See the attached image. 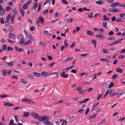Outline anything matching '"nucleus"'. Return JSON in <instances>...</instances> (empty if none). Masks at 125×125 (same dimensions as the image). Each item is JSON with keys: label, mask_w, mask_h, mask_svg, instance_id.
<instances>
[{"label": "nucleus", "mask_w": 125, "mask_h": 125, "mask_svg": "<svg viewBox=\"0 0 125 125\" xmlns=\"http://www.w3.org/2000/svg\"><path fill=\"white\" fill-rule=\"evenodd\" d=\"M51 117L48 115H44L43 116H41L38 119V120L39 121L43 122V121H48L49 120Z\"/></svg>", "instance_id": "nucleus-1"}, {"label": "nucleus", "mask_w": 125, "mask_h": 125, "mask_svg": "<svg viewBox=\"0 0 125 125\" xmlns=\"http://www.w3.org/2000/svg\"><path fill=\"white\" fill-rule=\"evenodd\" d=\"M21 101L23 103H28L30 104H34L35 102L31 101L30 99L28 98H24L21 100Z\"/></svg>", "instance_id": "nucleus-2"}, {"label": "nucleus", "mask_w": 125, "mask_h": 125, "mask_svg": "<svg viewBox=\"0 0 125 125\" xmlns=\"http://www.w3.org/2000/svg\"><path fill=\"white\" fill-rule=\"evenodd\" d=\"M45 20L43 18L42 16H40L39 17L37 20V23H38L39 22L41 23V24H43L45 21Z\"/></svg>", "instance_id": "nucleus-3"}, {"label": "nucleus", "mask_w": 125, "mask_h": 125, "mask_svg": "<svg viewBox=\"0 0 125 125\" xmlns=\"http://www.w3.org/2000/svg\"><path fill=\"white\" fill-rule=\"evenodd\" d=\"M95 36L97 38H99L103 39L105 38L104 34L102 33H100L98 34H96Z\"/></svg>", "instance_id": "nucleus-4"}, {"label": "nucleus", "mask_w": 125, "mask_h": 125, "mask_svg": "<svg viewBox=\"0 0 125 125\" xmlns=\"http://www.w3.org/2000/svg\"><path fill=\"white\" fill-rule=\"evenodd\" d=\"M4 62H5V65L8 67L13 66L14 64V62L13 61L12 62H8L5 61H4Z\"/></svg>", "instance_id": "nucleus-5"}, {"label": "nucleus", "mask_w": 125, "mask_h": 125, "mask_svg": "<svg viewBox=\"0 0 125 125\" xmlns=\"http://www.w3.org/2000/svg\"><path fill=\"white\" fill-rule=\"evenodd\" d=\"M119 3L115 2L112 3L110 5V6L111 8H113L115 6H119Z\"/></svg>", "instance_id": "nucleus-6"}, {"label": "nucleus", "mask_w": 125, "mask_h": 125, "mask_svg": "<svg viewBox=\"0 0 125 125\" xmlns=\"http://www.w3.org/2000/svg\"><path fill=\"white\" fill-rule=\"evenodd\" d=\"M31 115L33 116L35 118H38L39 119L40 117L39 116V115L38 114L35 113L34 112H32L31 113Z\"/></svg>", "instance_id": "nucleus-7"}, {"label": "nucleus", "mask_w": 125, "mask_h": 125, "mask_svg": "<svg viewBox=\"0 0 125 125\" xmlns=\"http://www.w3.org/2000/svg\"><path fill=\"white\" fill-rule=\"evenodd\" d=\"M60 75L62 77L67 78L68 77V74L65 75V73L64 71L60 73Z\"/></svg>", "instance_id": "nucleus-8"}, {"label": "nucleus", "mask_w": 125, "mask_h": 125, "mask_svg": "<svg viewBox=\"0 0 125 125\" xmlns=\"http://www.w3.org/2000/svg\"><path fill=\"white\" fill-rule=\"evenodd\" d=\"M43 123L46 125H53L52 123L51 122L49 121H43Z\"/></svg>", "instance_id": "nucleus-9"}, {"label": "nucleus", "mask_w": 125, "mask_h": 125, "mask_svg": "<svg viewBox=\"0 0 125 125\" xmlns=\"http://www.w3.org/2000/svg\"><path fill=\"white\" fill-rule=\"evenodd\" d=\"M42 75L44 76L45 77H46L50 75V74L49 73L43 71L41 73Z\"/></svg>", "instance_id": "nucleus-10"}, {"label": "nucleus", "mask_w": 125, "mask_h": 125, "mask_svg": "<svg viewBox=\"0 0 125 125\" xmlns=\"http://www.w3.org/2000/svg\"><path fill=\"white\" fill-rule=\"evenodd\" d=\"M73 18L66 19H65L64 21L66 22L70 23L73 21Z\"/></svg>", "instance_id": "nucleus-11"}, {"label": "nucleus", "mask_w": 125, "mask_h": 125, "mask_svg": "<svg viewBox=\"0 0 125 125\" xmlns=\"http://www.w3.org/2000/svg\"><path fill=\"white\" fill-rule=\"evenodd\" d=\"M38 3L37 2H35L33 4V7L31 8V10H33V9H35L37 8Z\"/></svg>", "instance_id": "nucleus-12"}, {"label": "nucleus", "mask_w": 125, "mask_h": 125, "mask_svg": "<svg viewBox=\"0 0 125 125\" xmlns=\"http://www.w3.org/2000/svg\"><path fill=\"white\" fill-rule=\"evenodd\" d=\"M27 37L32 41H33L34 40V39L33 36L31 34H28V35Z\"/></svg>", "instance_id": "nucleus-13"}, {"label": "nucleus", "mask_w": 125, "mask_h": 125, "mask_svg": "<svg viewBox=\"0 0 125 125\" xmlns=\"http://www.w3.org/2000/svg\"><path fill=\"white\" fill-rule=\"evenodd\" d=\"M19 11L21 13L22 16V17L24 16L25 12L24 10L22 8H21L19 9Z\"/></svg>", "instance_id": "nucleus-14"}, {"label": "nucleus", "mask_w": 125, "mask_h": 125, "mask_svg": "<svg viewBox=\"0 0 125 125\" xmlns=\"http://www.w3.org/2000/svg\"><path fill=\"white\" fill-rule=\"evenodd\" d=\"M4 105L5 106H13L14 104H11L7 102H5L4 103Z\"/></svg>", "instance_id": "nucleus-15"}, {"label": "nucleus", "mask_w": 125, "mask_h": 125, "mask_svg": "<svg viewBox=\"0 0 125 125\" xmlns=\"http://www.w3.org/2000/svg\"><path fill=\"white\" fill-rule=\"evenodd\" d=\"M104 2L103 0H101L96 1L95 3L97 4H102L104 3Z\"/></svg>", "instance_id": "nucleus-16"}, {"label": "nucleus", "mask_w": 125, "mask_h": 125, "mask_svg": "<svg viewBox=\"0 0 125 125\" xmlns=\"http://www.w3.org/2000/svg\"><path fill=\"white\" fill-rule=\"evenodd\" d=\"M9 37L10 38H14L15 39V36L12 33L10 32L9 34Z\"/></svg>", "instance_id": "nucleus-17"}, {"label": "nucleus", "mask_w": 125, "mask_h": 125, "mask_svg": "<svg viewBox=\"0 0 125 125\" xmlns=\"http://www.w3.org/2000/svg\"><path fill=\"white\" fill-rule=\"evenodd\" d=\"M87 34L89 35L93 36L94 34V32L91 31H86Z\"/></svg>", "instance_id": "nucleus-18"}, {"label": "nucleus", "mask_w": 125, "mask_h": 125, "mask_svg": "<svg viewBox=\"0 0 125 125\" xmlns=\"http://www.w3.org/2000/svg\"><path fill=\"white\" fill-rule=\"evenodd\" d=\"M5 10L4 8H3L2 9L0 10V15H3L4 14L5 12Z\"/></svg>", "instance_id": "nucleus-19"}, {"label": "nucleus", "mask_w": 125, "mask_h": 125, "mask_svg": "<svg viewBox=\"0 0 125 125\" xmlns=\"http://www.w3.org/2000/svg\"><path fill=\"white\" fill-rule=\"evenodd\" d=\"M33 74L34 76L38 77H40L41 75L40 73L35 72H33Z\"/></svg>", "instance_id": "nucleus-20"}, {"label": "nucleus", "mask_w": 125, "mask_h": 125, "mask_svg": "<svg viewBox=\"0 0 125 125\" xmlns=\"http://www.w3.org/2000/svg\"><path fill=\"white\" fill-rule=\"evenodd\" d=\"M30 113L29 112H25L23 114V116L24 117H27L29 116Z\"/></svg>", "instance_id": "nucleus-21"}, {"label": "nucleus", "mask_w": 125, "mask_h": 125, "mask_svg": "<svg viewBox=\"0 0 125 125\" xmlns=\"http://www.w3.org/2000/svg\"><path fill=\"white\" fill-rule=\"evenodd\" d=\"M97 114L95 113L94 114L92 115L89 118V119L90 120L95 118L97 116Z\"/></svg>", "instance_id": "nucleus-22"}, {"label": "nucleus", "mask_w": 125, "mask_h": 125, "mask_svg": "<svg viewBox=\"0 0 125 125\" xmlns=\"http://www.w3.org/2000/svg\"><path fill=\"white\" fill-rule=\"evenodd\" d=\"M123 69H121L120 68H117L116 69V71L118 72L121 73L123 71Z\"/></svg>", "instance_id": "nucleus-23"}, {"label": "nucleus", "mask_w": 125, "mask_h": 125, "mask_svg": "<svg viewBox=\"0 0 125 125\" xmlns=\"http://www.w3.org/2000/svg\"><path fill=\"white\" fill-rule=\"evenodd\" d=\"M11 17V13H10L7 17L6 20L5 21L9 22Z\"/></svg>", "instance_id": "nucleus-24"}, {"label": "nucleus", "mask_w": 125, "mask_h": 125, "mask_svg": "<svg viewBox=\"0 0 125 125\" xmlns=\"http://www.w3.org/2000/svg\"><path fill=\"white\" fill-rule=\"evenodd\" d=\"M109 11L110 12H116V10L113 8H109Z\"/></svg>", "instance_id": "nucleus-25"}, {"label": "nucleus", "mask_w": 125, "mask_h": 125, "mask_svg": "<svg viewBox=\"0 0 125 125\" xmlns=\"http://www.w3.org/2000/svg\"><path fill=\"white\" fill-rule=\"evenodd\" d=\"M48 31H44L43 33H44L45 34H46L47 36H51L52 35V34H50L49 33H48Z\"/></svg>", "instance_id": "nucleus-26"}, {"label": "nucleus", "mask_w": 125, "mask_h": 125, "mask_svg": "<svg viewBox=\"0 0 125 125\" xmlns=\"http://www.w3.org/2000/svg\"><path fill=\"white\" fill-rule=\"evenodd\" d=\"M73 58H74L73 57L67 58L65 59V62H67L68 61H71L73 59Z\"/></svg>", "instance_id": "nucleus-27"}, {"label": "nucleus", "mask_w": 125, "mask_h": 125, "mask_svg": "<svg viewBox=\"0 0 125 125\" xmlns=\"http://www.w3.org/2000/svg\"><path fill=\"white\" fill-rule=\"evenodd\" d=\"M24 42V40L23 38H22L20 41L19 42V43L20 45H22L23 44Z\"/></svg>", "instance_id": "nucleus-28"}, {"label": "nucleus", "mask_w": 125, "mask_h": 125, "mask_svg": "<svg viewBox=\"0 0 125 125\" xmlns=\"http://www.w3.org/2000/svg\"><path fill=\"white\" fill-rule=\"evenodd\" d=\"M13 49V48L12 47L8 46L7 48V49H6V51H12Z\"/></svg>", "instance_id": "nucleus-29"}, {"label": "nucleus", "mask_w": 125, "mask_h": 125, "mask_svg": "<svg viewBox=\"0 0 125 125\" xmlns=\"http://www.w3.org/2000/svg\"><path fill=\"white\" fill-rule=\"evenodd\" d=\"M14 28L13 26H11L9 29V31L10 32H12L14 30Z\"/></svg>", "instance_id": "nucleus-30"}, {"label": "nucleus", "mask_w": 125, "mask_h": 125, "mask_svg": "<svg viewBox=\"0 0 125 125\" xmlns=\"http://www.w3.org/2000/svg\"><path fill=\"white\" fill-rule=\"evenodd\" d=\"M125 93V91H124L122 92L121 93H120L117 96V98H119L120 96H121L122 95L124 94Z\"/></svg>", "instance_id": "nucleus-31"}, {"label": "nucleus", "mask_w": 125, "mask_h": 125, "mask_svg": "<svg viewBox=\"0 0 125 125\" xmlns=\"http://www.w3.org/2000/svg\"><path fill=\"white\" fill-rule=\"evenodd\" d=\"M27 76L28 77L30 78L31 79H33L34 78L33 76L31 74H28L27 75Z\"/></svg>", "instance_id": "nucleus-32"}, {"label": "nucleus", "mask_w": 125, "mask_h": 125, "mask_svg": "<svg viewBox=\"0 0 125 125\" xmlns=\"http://www.w3.org/2000/svg\"><path fill=\"white\" fill-rule=\"evenodd\" d=\"M51 2V0H46L44 3V5H45L47 4L50 3Z\"/></svg>", "instance_id": "nucleus-33"}, {"label": "nucleus", "mask_w": 125, "mask_h": 125, "mask_svg": "<svg viewBox=\"0 0 125 125\" xmlns=\"http://www.w3.org/2000/svg\"><path fill=\"white\" fill-rule=\"evenodd\" d=\"M32 43L29 40L27 41L26 42L24 43V45H25L27 44H31Z\"/></svg>", "instance_id": "nucleus-34"}, {"label": "nucleus", "mask_w": 125, "mask_h": 125, "mask_svg": "<svg viewBox=\"0 0 125 125\" xmlns=\"http://www.w3.org/2000/svg\"><path fill=\"white\" fill-rule=\"evenodd\" d=\"M15 17L14 15H13L11 18V23L13 24V23L14 21V18Z\"/></svg>", "instance_id": "nucleus-35"}, {"label": "nucleus", "mask_w": 125, "mask_h": 125, "mask_svg": "<svg viewBox=\"0 0 125 125\" xmlns=\"http://www.w3.org/2000/svg\"><path fill=\"white\" fill-rule=\"evenodd\" d=\"M41 3L40 2L39 3L38 5V12H39L41 10Z\"/></svg>", "instance_id": "nucleus-36"}, {"label": "nucleus", "mask_w": 125, "mask_h": 125, "mask_svg": "<svg viewBox=\"0 0 125 125\" xmlns=\"http://www.w3.org/2000/svg\"><path fill=\"white\" fill-rule=\"evenodd\" d=\"M20 81L22 83L24 84H26L27 83V82L25 80V79H21L20 80Z\"/></svg>", "instance_id": "nucleus-37"}, {"label": "nucleus", "mask_w": 125, "mask_h": 125, "mask_svg": "<svg viewBox=\"0 0 125 125\" xmlns=\"http://www.w3.org/2000/svg\"><path fill=\"white\" fill-rule=\"evenodd\" d=\"M81 2L84 3H89V2L87 0H82Z\"/></svg>", "instance_id": "nucleus-38"}, {"label": "nucleus", "mask_w": 125, "mask_h": 125, "mask_svg": "<svg viewBox=\"0 0 125 125\" xmlns=\"http://www.w3.org/2000/svg\"><path fill=\"white\" fill-rule=\"evenodd\" d=\"M100 60L101 61H104L106 62H107L108 63H109V62H108V60L107 59H105V58H100Z\"/></svg>", "instance_id": "nucleus-39"}, {"label": "nucleus", "mask_w": 125, "mask_h": 125, "mask_svg": "<svg viewBox=\"0 0 125 125\" xmlns=\"http://www.w3.org/2000/svg\"><path fill=\"white\" fill-rule=\"evenodd\" d=\"M3 72L2 73V75L3 76L5 77L6 76V71L5 69H3L2 70Z\"/></svg>", "instance_id": "nucleus-40"}, {"label": "nucleus", "mask_w": 125, "mask_h": 125, "mask_svg": "<svg viewBox=\"0 0 125 125\" xmlns=\"http://www.w3.org/2000/svg\"><path fill=\"white\" fill-rule=\"evenodd\" d=\"M49 12V10H44L43 12V14L45 15L47 14Z\"/></svg>", "instance_id": "nucleus-41"}, {"label": "nucleus", "mask_w": 125, "mask_h": 125, "mask_svg": "<svg viewBox=\"0 0 125 125\" xmlns=\"http://www.w3.org/2000/svg\"><path fill=\"white\" fill-rule=\"evenodd\" d=\"M23 8L24 9H27L28 8V5L26 3L24 4L23 5Z\"/></svg>", "instance_id": "nucleus-42"}, {"label": "nucleus", "mask_w": 125, "mask_h": 125, "mask_svg": "<svg viewBox=\"0 0 125 125\" xmlns=\"http://www.w3.org/2000/svg\"><path fill=\"white\" fill-rule=\"evenodd\" d=\"M11 7L10 6H8L6 8V11H9L11 9Z\"/></svg>", "instance_id": "nucleus-43"}, {"label": "nucleus", "mask_w": 125, "mask_h": 125, "mask_svg": "<svg viewBox=\"0 0 125 125\" xmlns=\"http://www.w3.org/2000/svg\"><path fill=\"white\" fill-rule=\"evenodd\" d=\"M9 95L8 94H5L3 95H0V98H2V97H9Z\"/></svg>", "instance_id": "nucleus-44"}, {"label": "nucleus", "mask_w": 125, "mask_h": 125, "mask_svg": "<svg viewBox=\"0 0 125 125\" xmlns=\"http://www.w3.org/2000/svg\"><path fill=\"white\" fill-rule=\"evenodd\" d=\"M86 91L85 90H81L78 92V93L79 94H81L82 93H85Z\"/></svg>", "instance_id": "nucleus-45"}, {"label": "nucleus", "mask_w": 125, "mask_h": 125, "mask_svg": "<svg viewBox=\"0 0 125 125\" xmlns=\"http://www.w3.org/2000/svg\"><path fill=\"white\" fill-rule=\"evenodd\" d=\"M14 124H15L14 123V121L12 119L10 122L9 125H14Z\"/></svg>", "instance_id": "nucleus-46"}, {"label": "nucleus", "mask_w": 125, "mask_h": 125, "mask_svg": "<svg viewBox=\"0 0 125 125\" xmlns=\"http://www.w3.org/2000/svg\"><path fill=\"white\" fill-rule=\"evenodd\" d=\"M114 85V83H111L109 84V86L108 87V88H110L112 87Z\"/></svg>", "instance_id": "nucleus-47"}, {"label": "nucleus", "mask_w": 125, "mask_h": 125, "mask_svg": "<svg viewBox=\"0 0 125 125\" xmlns=\"http://www.w3.org/2000/svg\"><path fill=\"white\" fill-rule=\"evenodd\" d=\"M0 22L2 24H4V20L3 18V17L1 18L0 19Z\"/></svg>", "instance_id": "nucleus-48"}, {"label": "nucleus", "mask_w": 125, "mask_h": 125, "mask_svg": "<svg viewBox=\"0 0 125 125\" xmlns=\"http://www.w3.org/2000/svg\"><path fill=\"white\" fill-rule=\"evenodd\" d=\"M40 43L43 46H45L46 45V44L45 43L43 42H40Z\"/></svg>", "instance_id": "nucleus-49"}, {"label": "nucleus", "mask_w": 125, "mask_h": 125, "mask_svg": "<svg viewBox=\"0 0 125 125\" xmlns=\"http://www.w3.org/2000/svg\"><path fill=\"white\" fill-rule=\"evenodd\" d=\"M62 3L65 4H68V2L66 0H61Z\"/></svg>", "instance_id": "nucleus-50"}, {"label": "nucleus", "mask_w": 125, "mask_h": 125, "mask_svg": "<svg viewBox=\"0 0 125 125\" xmlns=\"http://www.w3.org/2000/svg\"><path fill=\"white\" fill-rule=\"evenodd\" d=\"M5 26L6 27L9 26L10 25V23L8 21H5Z\"/></svg>", "instance_id": "nucleus-51"}, {"label": "nucleus", "mask_w": 125, "mask_h": 125, "mask_svg": "<svg viewBox=\"0 0 125 125\" xmlns=\"http://www.w3.org/2000/svg\"><path fill=\"white\" fill-rule=\"evenodd\" d=\"M7 45L6 44L3 45L2 46V49L3 50H6V49H7Z\"/></svg>", "instance_id": "nucleus-52"}, {"label": "nucleus", "mask_w": 125, "mask_h": 125, "mask_svg": "<svg viewBox=\"0 0 125 125\" xmlns=\"http://www.w3.org/2000/svg\"><path fill=\"white\" fill-rule=\"evenodd\" d=\"M124 40V39L122 38H119L118 39V40L117 41L118 42H117L118 43H120L122 42V41Z\"/></svg>", "instance_id": "nucleus-53"}, {"label": "nucleus", "mask_w": 125, "mask_h": 125, "mask_svg": "<svg viewBox=\"0 0 125 125\" xmlns=\"http://www.w3.org/2000/svg\"><path fill=\"white\" fill-rule=\"evenodd\" d=\"M118 76V75L116 74H114L112 76L113 79H114L116 77H117Z\"/></svg>", "instance_id": "nucleus-54"}, {"label": "nucleus", "mask_w": 125, "mask_h": 125, "mask_svg": "<svg viewBox=\"0 0 125 125\" xmlns=\"http://www.w3.org/2000/svg\"><path fill=\"white\" fill-rule=\"evenodd\" d=\"M14 10L13 11L14 12V14L13 15H14V16H15V15H16L17 14V10H16V9L15 8L13 9H12V10Z\"/></svg>", "instance_id": "nucleus-55"}, {"label": "nucleus", "mask_w": 125, "mask_h": 125, "mask_svg": "<svg viewBox=\"0 0 125 125\" xmlns=\"http://www.w3.org/2000/svg\"><path fill=\"white\" fill-rule=\"evenodd\" d=\"M102 96V95H101V94H98V97L97 98V100H99Z\"/></svg>", "instance_id": "nucleus-56"}, {"label": "nucleus", "mask_w": 125, "mask_h": 125, "mask_svg": "<svg viewBox=\"0 0 125 125\" xmlns=\"http://www.w3.org/2000/svg\"><path fill=\"white\" fill-rule=\"evenodd\" d=\"M105 120H106V119H103L102 120H101V121L100 122L99 124H103L105 122Z\"/></svg>", "instance_id": "nucleus-57"}, {"label": "nucleus", "mask_w": 125, "mask_h": 125, "mask_svg": "<svg viewBox=\"0 0 125 125\" xmlns=\"http://www.w3.org/2000/svg\"><path fill=\"white\" fill-rule=\"evenodd\" d=\"M103 52L105 53H107L108 52V50L105 49H103Z\"/></svg>", "instance_id": "nucleus-58"}, {"label": "nucleus", "mask_w": 125, "mask_h": 125, "mask_svg": "<svg viewBox=\"0 0 125 125\" xmlns=\"http://www.w3.org/2000/svg\"><path fill=\"white\" fill-rule=\"evenodd\" d=\"M93 14L92 12L91 14L88 15V17L89 18H93Z\"/></svg>", "instance_id": "nucleus-59"}, {"label": "nucleus", "mask_w": 125, "mask_h": 125, "mask_svg": "<svg viewBox=\"0 0 125 125\" xmlns=\"http://www.w3.org/2000/svg\"><path fill=\"white\" fill-rule=\"evenodd\" d=\"M64 45L65 47L67 48L68 45V44L66 43V40H65L64 41Z\"/></svg>", "instance_id": "nucleus-60"}, {"label": "nucleus", "mask_w": 125, "mask_h": 125, "mask_svg": "<svg viewBox=\"0 0 125 125\" xmlns=\"http://www.w3.org/2000/svg\"><path fill=\"white\" fill-rule=\"evenodd\" d=\"M107 23L106 22H103V26L104 27L107 28V27L106 26L107 25Z\"/></svg>", "instance_id": "nucleus-61"}, {"label": "nucleus", "mask_w": 125, "mask_h": 125, "mask_svg": "<svg viewBox=\"0 0 125 125\" xmlns=\"http://www.w3.org/2000/svg\"><path fill=\"white\" fill-rule=\"evenodd\" d=\"M89 109L88 108H87L85 112V114L86 115H87L88 113L89 112Z\"/></svg>", "instance_id": "nucleus-62"}, {"label": "nucleus", "mask_w": 125, "mask_h": 125, "mask_svg": "<svg viewBox=\"0 0 125 125\" xmlns=\"http://www.w3.org/2000/svg\"><path fill=\"white\" fill-rule=\"evenodd\" d=\"M120 21L121 22H123L125 20V19L124 18H121L120 19Z\"/></svg>", "instance_id": "nucleus-63"}, {"label": "nucleus", "mask_w": 125, "mask_h": 125, "mask_svg": "<svg viewBox=\"0 0 125 125\" xmlns=\"http://www.w3.org/2000/svg\"><path fill=\"white\" fill-rule=\"evenodd\" d=\"M67 123V122L66 121H64L62 123V125H66Z\"/></svg>", "instance_id": "nucleus-64"}]
</instances>
